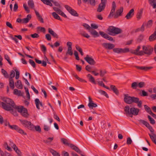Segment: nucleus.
Masks as SVG:
<instances>
[{
    "mask_svg": "<svg viewBox=\"0 0 156 156\" xmlns=\"http://www.w3.org/2000/svg\"><path fill=\"white\" fill-rule=\"evenodd\" d=\"M113 51L116 53H122V48H113Z\"/></svg>",
    "mask_w": 156,
    "mask_h": 156,
    "instance_id": "37998d69",
    "label": "nucleus"
},
{
    "mask_svg": "<svg viewBox=\"0 0 156 156\" xmlns=\"http://www.w3.org/2000/svg\"><path fill=\"white\" fill-rule=\"evenodd\" d=\"M31 16L30 14L27 15V17L22 19V23H28L31 18Z\"/></svg>",
    "mask_w": 156,
    "mask_h": 156,
    "instance_id": "bb28decb",
    "label": "nucleus"
},
{
    "mask_svg": "<svg viewBox=\"0 0 156 156\" xmlns=\"http://www.w3.org/2000/svg\"><path fill=\"white\" fill-rule=\"evenodd\" d=\"M35 12L36 14V15L37 17V19L40 22L43 23H44V20L42 16L39 14L38 12H37L36 10L34 9Z\"/></svg>",
    "mask_w": 156,
    "mask_h": 156,
    "instance_id": "a211bd4d",
    "label": "nucleus"
},
{
    "mask_svg": "<svg viewBox=\"0 0 156 156\" xmlns=\"http://www.w3.org/2000/svg\"><path fill=\"white\" fill-rule=\"evenodd\" d=\"M105 5L100 3L98 6V7L97 9V11L99 12H101L104 10L105 8Z\"/></svg>",
    "mask_w": 156,
    "mask_h": 156,
    "instance_id": "393cba45",
    "label": "nucleus"
},
{
    "mask_svg": "<svg viewBox=\"0 0 156 156\" xmlns=\"http://www.w3.org/2000/svg\"><path fill=\"white\" fill-rule=\"evenodd\" d=\"M140 95L141 96L143 97L146 96L148 95L147 93L144 90H141V91L140 93Z\"/></svg>",
    "mask_w": 156,
    "mask_h": 156,
    "instance_id": "c03bdc74",
    "label": "nucleus"
},
{
    "mask_svg": "<svg viewBox=\"0 0 156 156\" xmlns=\"http://www.w3.org/2000/svg\"><path fill=\"white\" fill-rule=\"evenodd\" d=\"M34 128L37 131L39 132H40L41 131V128L39 126H34Z\"/></svg>",
    "mask_w": 156,
    "mask_h": 156,
    "instance_id": "69168bd1",
    "label": "nucleus"
},
{
    "mask_svg": "<svg viewBox=\"0 0 156 156\" xmlns=\"http://www.w3.org/2000/svg\"><path fill=\"white\" fill-rule=\"evenodd\" d=\"M110 88L116 95H118L119 94V90L115 86L111 85Z\"/></svg>",
    "mask_w": 156,
    "mask_h": 156,
    "instance_id": "cd10ccee",
    "label": "nucleus"
},
{
    "mask_svg": "<svg viewBox=\"0 0 156 156\" xmlns=\"http://www.w3.org/2000/svg\"><path fill=\"white\" fill-rule=\"evenodd\" d=\"M124 111L126 114L130 115V109L129 106L127 105L124 108Z\"/></svg>",
    "mask_w": 156,
    "mask_h": 156,
    "instance_id": "ea45409f",
    "label": "nucleus"
},
{
    "mask_svg": "<svg viewBox=\"0 0 156 156\" xmlns=\"http://www.w3.org/2000/svg\"><path fill=\"white\" fill-rule=\"evenodd\" d=\"M147 117L149 121H150V123L152 124H154L155 123V120L151 118V117L149 115H148Z\"/></svg>",
    "mask_w": 156,
    "mask_h": 156,
    "instance_id": "3c124183",
    "label": "nucleus"
},
{
    "mask_svg": "<svg viewBox=\"0 0 156 156\" xmlns=\"http://www.w3.org/2000/svg\"><path fill=\"white\" fill-rule=\"evenodd\" d=\"M84 59L91 65H94L96 63V62L91 57H89L88 55H87Z\"/></svg>",
    "mask_w": 156,
    "mask_h": 156,
    "instance_id": "9d476101",
    "label": "nucleus"
},
{
    "mask_svg": "<svg viewBox=\"0 0 156 156\" xmlns=\"http://www.w3.org/2000/svg\"><path fill=\"white\" fill-rule=\"evenodd\" d=\"M88 2L92 6H94L96 5L95 0H88Z\"/></svg>",
    "mask_w": 156,
    "mask_h": 156,
    "instance_id": "6e6d98bb",
    "label": "nucleus"
},
{
    "mask_svg": "<svg viewBox=\"0 0 156 156\" xmlns=\"http://www.w3.org/2000/svg\"><path fill=\"white\" fill-rule=\"evenodd\" d=\"M9 126L11 129H15L16 130L17 132L19 133L23 134L24 135H27V134L25 133L24 131L21 129L20 128L16 125H9Z\"/></svg>",
    "mask_w": 156,
    "mask_h": 156,
    "instance_id": "6e6552de",
    "label": "nucleus"
},
{
    "mask_svg": "<svg viewBox=\"0 0 156 156\" xmlns=\"http://www.w3.org/2000/svg\"><path fill=\"white\" fill-rule=\"evenodd\" d=\"M83 26L86 28L87 30L90 31V30L91 29V27L89 25L86 23H84L83 24Z\"/></svg>",
    "mask_w": 156,
    "mask_h": 156,
    "instance_id": "0e129e2a",
    "label": "nucleus"
},
{
    "mask_svg": "<svg viewBox=\"0 0 156 156\" xmlns=\"http://www.w3.org/2000/svg\"><path fill=\"white\" fill-rule=\"evenodd\" d=\"M16 86L18 88L22 89L23 88V85L20 80H17L15 83Z\"/></svg>",
    "mask_w": 156,
    "mask_h": 156,
    "instance_id": "a878e982",
    "label": "nucleus"
},
{
    "mask_svg": "<svg viewBox=\"0 0 156 156\" xmlns=\"http://www.w3.org/2000/svg\"><path fill=\"white\" fill-rule=\"evenodd\" d=\"M150 4L153 6V8H156V0H149Z\"/></svg>",
    "mask_w": 156,
    "mask_h": 156,
    "instance_id": "473e14b6",
    "label": "nucleus"
},
{
    "mask_svg": "<svg viewBox=\"0 0 156 156\" xmlns=\"http://www.w3.org/2000/svg\"><path fill=\"white\" fill-rule=\"evenodd\" d=\"M143 51H144L145 54L148 55H150L151 54L152 52L153 51V49L152 47L150 46H143L142 47Z\"/></svg>",
    "mask_w": 156,
    "mask_h": 156,
    "instance_id": "0eeeda50",
    "label": "nucleus"
},
{
    "mask_svg": "<svg viewBox=\"0 0 156 156\" xmlns=\"http://www.w3.org/2000/svg\"><path fill=\"white\" fill-rule=\"evenodd\" d=\"M141 48V47L140 46H138L136 49L134 50H133L132 52V53H133L134 54H136L139 51V50Z\"/></svg>",
    "mask_w": 156,
    "mask_h": 156,
    "instance_id": "052dcab7",
    "label": "nucleus"
},
{
    "mask_svg": "<svg viewBox=\"0 0 156 156\" xmlns=\"http://www.w3.org/2000/svg\"><path fill=\"white\" fill-rule=\"evenodd\" d=\"M147 128L149 129L150 132L152 134H149L151 139L153 142L156 144V141L155 140V138H156V135L154 133V130L150 124L148 126Z\"/></svg>",
    "mask_w": 156,
    "mask_h": 156,
    "instance_id": "39448f33",
    "label": "nucleus"
},
{
    "mask_svg": "<svg viewBox=\"0 0 156 156\" xmlns=\"http://www.w3.org/2000/svg\"><path fill=\"white\" fill-rule=\"evenodd\" d=\"M9 145L12 147L13 149L14 150H15L16 147V145L13 143V142L11 141L10 140L9 141Z\"/></svg>",
    "mask_w": 156,
    "mask_h": 156,
    "instance_id": "bf43d9fd",
    "label": "nucleus"
},
{
    "mask_svg": "<svg viewBox=\"0 0 156 156\" xmlns=\"http://www.w3.org/2000/svg\"><path fill=\"white\" fill-rule=\"evenodd\" d=\"M28 4L30 7L34 9V5L33 0H29L28 2Z\"/></svg>",
    "mask_w": 156,
    "mask_h": 156,
    "instance_id": "72a5a7b5",
    "label": "nucleus"
},
{
    "mask_svg": "<svg viewBox=\"0 0 156 156\" xmlns=\"http://www.w3.org/2000/svg\"><path fill=\"white\" fill-rule=\"evenodd\" d=\"M35 102L36 106V107L38 109H40L39 105H40L41 107H43L42 103L41 102H40V101L39 99L36 98L35 100Z\"/></svg>",
    "mask_w": 156,
    "mask_h": 156,
    "instance_id": "6ab92c4d",
    "label": "nucleus"
},
{
    "mask_svg": "<svg viewBox=\"0 0 156 156\" xmlns=\"http://www.w3.org/2000/svg\"><path fill=\"white\" fill-rule=\"evenodd\" d=\"M44 4L47 5H49L50 6H52V4L51 2H52L54 5L57 6H58L59 8H61V6L59 4L58 2L54 1L53 0H41Z\"/></svg>",
    "mask_w": 156,
    "mask_h": 156,
    "instance_id": "423d86ee",
    "label": "nucleus"
},
{
    "mask_svg": "<svg viewBox=\"0 0 156 156\" xmlns=\"http://www.w3.org/2000/svg\"><path fill=\"white\" fill-rule=\"evenodd\" d=\"M144 107L145 110L149 114H150L151 113L152 111L151 110V108L147 106L146 105H144Z\"/></svg>",
    "mask_w": 156,
    "mask_h": 156,
    "instance_id": "a18cd8bd",
    "label": "nucleus"
},
{
    "mask_svg": "<svg viewBox=\"0 0 156 156\" xmlns=\"http://www.w3.org/2000/svg\"><path fill=\"white\" fill-rule=\"evenodd\" d=\"M136 68L138 69H140L141 70L147 71L148 70L152 69L153 68V67L136 66Z\"/></svg>",
    "mask_w": 156,
    "mask_h": 156,
    "instance_id": "aec40b11",
    "label": "nucleus"
},
{
    "mask_svg": "<svg viewBox=\"0 0 156 156\" xmlns=\"http://www.w3.org/2000/svg\"><path fill=\"white\" fill-rule=\"evenodd\" d=\"M35 62L39 64H42V66H44L45 67L47 65V62L46 61L43 60L42 61L39 60L36 58L35 59Z\"/></svg>",
    "mask_w": 156,
    "mask_h": 156,
    "instance_id": "5701e85b",
    "label": "nucleus"
},
{
    "mask_svg": "<svg viewBox=\"0 0 156 156\" xmlns=\"http://www.w3.org/2000/svg\"><path fill=\"white\" fill-rule=\"evenodd\" d=\"M69 13L72 15L78 17L79 16L77 12L76 11L72 9L71 11L69 12Z\"/></svg>",
    "mask_w": 156,
    "mask_h": 156,
    "instance_id": "4c0bfd02",
    "label": "nucleus"
},
{
    "mask_svg": "<svg viewBox=\"0 0 156 156\" xmlns=\"http://www.w3.org/2000/svg\"><path fill=\"white\" fill-rule=\"evenodd\" d=\"M75 77L76 79H77L78 80H79L80 82L85 83L87 82V81L83 79L82 78H80L77 75H75Z\"/></svg>",
    "mask_w": 156,
    "mask_h": 156,
    "instance_id": "5fc2aeb1",
    "label": "nucleus"
},
{
    "mask_svg": "<svg viewBox=\"0 0 156 156\" xmlns=\"http://www.w3.org/2000/svg\"><path fill=\"white\" fill-rule=\"evenodd\" d=\"M14 94L18 96H23V93H22L20 90H18L17 89H15L14 90Z\"/></svg>",
    "mask_w": 156,
    "mask_h": 156,
    "instance_id": "7c9ffc66",
    "label": "nucleus"
},
{
    "mask_svg": "<svg viewBox=\"0 0 156 156\" xmlns=\"http://www.w3.org/2000/svg\"><path fill=\"white\" fill-rule=\"evenodd\" d=\"M132 142V141L130 137H129L127 138L126 143L127 144H130Z\"/></svg>",
    "mask_w": 156,
    "mask_h": 156,
    "instance_id": "774afa93",
    "label": "nucleus"
},
{
    "mask_svg": "<svg viewBox=\"0 0 156 156\" xmlns=\"http://www.w3.org/2000/svg\"><path fill=\"white\" fill-rule=\"evenodd\" d=\"M88 106L90 108H93V107H96L97 106V105L95 103L93 102L91 103H89L88 104Z\"/></svg>",
    "mask_w": 156,
    "mask_h": 156,
    "instance_id": "09e8293b",
    "label": "nucleus"
},
{
    "mask_svg": "<svg viewBox=\"0 0 156 156\" xmlns=\"http://www.w3.org/2000/svg\"><path fill=\"white\" fill-rule=\"evenodd\" d=\"M134 15V10L133 9H131L127 13L125 18L127 20L130 19Z\"/></svg>",
    "mask_w": 156,
    "mask_h": 156,
    "instance_id": "4468645a",
    "label": "nucleus"
},
{
    "mask_svg": "<svg viewBox=\"0 0 156 156\" xmlns=\"http://www.w3.org/2000/svg\"><path fill=\"white\" fill-rule=\"evenodd\" d=\"M99 33L104 38L110 41L113 40V38L112 37L110 36L108 34H106L104 32L100 31Z\"/></svg>",
    "mask_w": 156,
    "mask_h": 156,
    "instance_id": "9b49d317",
    "label": "nucleus"
},
{
    "mask_svg": "<svg viewBox=\"0 0 156 156\" xmlns=\"http://www.w3.org/2000/svg\"><path fill=\"white\" fill-rule=\"evenodd\" d=\"M145 23V24H144L145 26L147 28H150L151 27L152 25V20H149L147 23Z\"/></svg>",
    "mask_w": 156,
    "mask_h": 156,
    "instance_id": "c9c22d12",
    "label": "nucleus"
},
{
    "mask_svg": "<svg viewBox=\"0 0 156 156\" xmlns=\"http://www.w3.org/2000/svg\"><path fill=\"white\" fill-rule=\"evenodd\" d=\"M14 71L16 72V73L15 78L17 80L20 77V73L18 69H15Z\"/></svg>",
    "mask_w": 156,
    "mask_h": 156,
    "instance_id": "4d7b16f0",
    "label": "nucleus"
},
{
    "mask_svg": "<svg viewBox=\"0 0 156 156\" xmlns=\"http://www.w3.org/2000/svg\"><path fill=\"white\" fill-rule=\"evenodd\" d=\"M124 101L126 103L131 104L133 103L137 104V106L139 108L142 107V102L140 100L139 98L134 97H131L129 96L128 94H124Z\"/></svg>",
    "mask_w": 156,
    "mask_h": 156,
    "instance_id": "f03ea898",
    "label": "nucleus"
},
{
    "mask_svg": "<svg viewBox=\"0 0 156 156\" xmlns=\"http://www.w3.org/2000/svg\"><path fill=\"white\" fill-rule=\"evenodd\" d=\"M29 62L32 67L35 68L36 67V64L34 62L32 59H30L29 60Z\"/></svg>",
    "mask_w": 156,
    "mask_h": 156,
    "instance_id": "864d4df0",
    "label": "nucleus"
},
{
    "mask_svg": "<svg viewBox=\"0 0 156 156\" xmlns=\"http://www.w3.org/2000/svg\"><path fill=\"white\" fill-rule=\"evenodd\" d=\"M148 40L150 41H152L156 40V29L155 30L154 33L150 36Z\"/></svg>",
    "mask_w": 156,
    "mask_h": 156,
    "instance_id": "f3484780",
    "label": "nucleus"
},
{
    "mask_svg": "<svg viewBox=\"0 0 156 156\" xmlns=\"http://www.w3.org/2000/svg\"><path fill=\"white\" fill-rule=\"evenodd\" d=\"M2 100L3 102H0V105H1L4 109L7 111H11V113L13 112V108H14L20 113L25 108L22 106L16 105L14 101L10 98H4Z\"/></svg>",
    "mask_w": 156,
    "mask_h": 156,
    "instance_id": "f257e3e1",
    "label": "nucleus"
},
{
    "mask_svg": "<svg viewBox=\"0 0 156 156\" xmlns=\"http://www.w3.org/2000/svg\"><path fill=\"white\" fill-rule=\"evenodd\" d=\"M21 115L24 117L27 118L29 116V114L27 112V110L26 108H24L22 110V112L20 113Z\"/></svg>",
    "mask_w": 156,
    "mask_h": 156,
    "instance_id": "412c9836",
    "label": "nucleus"
},
{
    "mask_svg": "<svg viewBox=\"0 0 156 156\" xmlns=\"http://www.w3.org/2000/svg\"><path fill=\"white\" fill-rule=\"evenodd\" d=\"M98 92L100 93L101 94H102L103 95L105 96L106 98H108L109 96L107 94L106 92L105 91L103 90H98Z\"/></svg>",
    "mask_w": 156,
    "mask_h": 156,
    "instance_id": "79ce46f5",
    "label": "nucleus"
},
{
    "mask_svg": "<svg viewBox=\"0 0 156 156\" xmlns=\"http://www.w3.org/2000/svg\"><path fill=\"white\" fill-rule=\"evenodd\" d=\"M66 55H73V51L72 50V48H68L66 53Z\"/></svg>",
    "mask_w": 156,
    "mask_h": 156,
    "instance_id": "49530a36",
    "label": "nucleus"
},
{
    "mask_svg": "<svg viewBox=\"0 0 156 156\" xmlns=\"http://www.w3.org/2000/svg\"><path fill=\"white\" fill-rule=\"evenodd\" d=\"M52 14L54 18L55 19L59 20L60 21L62 20V19L60 18V17L55 12H52Z\"/></svg>",
    "mask_w": 156,
    "mask_h": 156,
    "instance_id": "58836bf2",
    "label": "nucleus"
},
{
    "mask_svg": "<svg viewBox=\"0 0 156 156\" xmlns=\"http://www.w3.org/2000/svg\"><path fill=\"white\" fill-rule=\"evenodd\" d=\"M139 123L140 124H143L145 125L147 127L149 125V124L147 122L142 119H139L138 120Z\"/></svg>",
    "mask_w": 156,
    "mask_h": 156,
    "instance_id": "c85d7f7f",
    "label": "nucleus"
},
{
    "mask_svg": "<svg viewBox=\"0 0 156 156\" xmlns=\"http://www.w3.org/2000/svg\"><path fill=\"white\" fill-rule=\"evenodd\" d=\"M89 32L92 35L95 36L94 37H98L99 36L98 32L95 30H93L92 31H89Z\"/></svg>",
    "mask_w": 156,
    "mask_h": 156,
    "instance_id": "e433bc0d",
    "label": "nucleus"
},
{
    "mask_svg": "<svg viewBox=\"0 0 156 156\" xmlns=\"http://www.w3.org/2000/svg\"><path fill=\"white\" fill-rule=\"evenodd\" d=\"M80 34L83 37L87 38L90 37V36L84 31H80Z\"/></svg>",
    "mask_w": 156,
    "mask_h": 156,
    "instance_id": "f704fd0d",
    "label": "nucleus"
},
{
    "mask_svg": "<svg viewBox=\"0 0 156 156\" xmlns=\"http://www.w3.org/2000/svg\"><path fill=\"white\" fill-rule=\"evenodd\" d=\"M87 76L89 78V80L90 82L94 84H96L94 77L91 75L88 74L87 75Z\"/></svg>",
    "mask_w": 156,
    "mask_h": 156,
    "instance_id": "2f4dec72",
    "label": "nucleus"
},
{
    "mask_svg": "<svg viewBox=\"0 0 156 156\" xmlns=\"http://www.w3.org/2000/svg\"><path fill=\"white\" fill-rule=\"evenodd\" d=\"M123 8L122 7H121L119 9L117 10L115 12V14L114 16V18H118L119 16H121L122 13L123 12Z\"/></svg>",
    "mask_w": 156,
    "mask_h": 156,
    "instance_id": "2eb2a0df",
    "label": "nucleus"
},
{
    "mask_svg": "<svg viewBox=\"0 0 156 156\" xmlns=\"http://www.w3.org/2000/svg\"><path fill=\"white\" fill-rule=\"evenodd\" d=\"M140 110L135 108H130V115H137L138 114Z\"/></svg>",
    "mask_w": 156,
    "mask_h": 156,
    "instance_id": "f8f14e48",
    "label": "nucleus"
},
{
    "mask_svg": "<svg viewBox=\"0 0 156 156\" xmlns=\"http://www.w3.org/2000/svg\"><path fill=\"white\" fill-rule=\"evenodd\" d=\"M144 36L143 35H140L137 40V42L138 43H140L143 39Z\"/></svg>",
    "mask_w": 156,
    "mask_h": 156,
    "instance_id": "603ef678",
    "label": "nucleus"
},
{
    "mask_svg": "<svg viewBox=\"0 0 156 156\" xmlns=\"http://www.w3.org/2000/svg\"><path fill=\"white\" fill-rule=\"evenodd\" d=\"M30 36L33 38H38L39 37V34L37 33L31 34Z\"/></svg>",
    "mask_w": 156,
    "mask_h": 156,
    "instance_id": "338daca9",
    "label": "nucleus"
},
{
    "mask_svg": "<svg viewBox=\"0 0 156 156\" xmlns=\"http://www.w3.org/2000/svg\"><path fill=\"white\" fill-rule=\"evenodd\" d=\"M142 13V11H140L138 12L136 15V18L138 19H140L141 17Z\"/></svg>",
    "mask_w": 156,
    "mask_h": 156,
    "instance_id": "13d9d810",
    "label": "nucleus"
},
{
    "mask_svg": "<svg viewBox=\"0 0 156 156\" xmlns=\"http://www.w3.org/2000/svg\"><path fill=\"white\" fill-rule=\"evenodd\" d=\"M107 31L108 34L112 36H115L122 32V30L120 28L113 26H109L107 29Z\"/></svg>",
    "mask_w": 156,
    "mask_h": 156,
    "instance_id": "7ed1b4c3",
    "label": "nucleus"
},
{
    "mask_svg": "<svg viewBox=\"0 0 156 156\" xmlns=\"http://www.w3.org/2000/svg\"><path fill=\"white\" fill-rule=\"evenodd\" d=\"M1 72L4 75V76L6 78H8L9 76V75L7 73V72L3 69H2Z\"/></svg>",
    "mask_w": 156,
    "mask_h": 156,
    "instance_id": "8fccbe9b",
    "label": "nucleus"
},
{
    "mask_svg": "<svg viewBox=\"0 0 156 156\" xmlns=\"http://www.w3.org/2000/svg\"><path fill=\"white\" fill-rule=\"evenodd\" d=\"M138 86V83L136 82H134L131 84V87L133 89H136Z\"/></svg>",
    "mask_w": 156,
    "mask_h": 156,
    "instance_id": "de8ad7c7",
    "label": "nucleus"
},
{
    "mask_svg": "<svg viewBox=\"0 0 156 156\" xmlns=\"http://www.w3.org/2000/svg\"><path fill=\"white\" fill-rule=\"evenodd\" d=\"M9 84L11 88L12 89H14L15 87L14 81L13 79H12V78H9Z\"/></svg>",
    "mask_w": 156,
    "mask_h": 156,
    "instance_id": "b1692460",
    "label": "nucleus"
},
{
    "mask_svg": "<svg viewBox=\"0 0 156 156\" xmlns=\"http://www.w3.org/2000/svg\"><path fill=\"white\" fill-rule=\"evenodd\" d=\"M4 146L5 148L7 149L9 151H11V148L9 147L7 142H5L4 144Z\"/></svg>",
    "mask_w": 156,
    "mask_h": 156,
    "instance_id": "680f3d73",
    "label": "nucleus"
},
{
    "mask_svg": "<svg viewBox=\"0 0 156 156\" xmlns=\"http://www.w3.org/2000/svg\"><path fill=\"white\" fill-rule=\"evenodd\" d=\"M19 121L25 127L27 128L28 129L33 130L34 129V125L30 121L26 120L19 119Z\"/></svg>",
    "mask_w": 156,
    "mask_h": 156,
    "instance_id": "20e7f679",
    "label": "nucleus"
},
{
    "mask_svg": "<svg viewBox=\"0 0 156 156\" xmlns=\"http://www.w3.org/2000/svg\"><path fill=\"white\" fill-rule=\"evenodd\" d=\"M48 32L51 34L54 37L58 38V34L55 32L51 29L49 28L48 29Z\"/></svg>",
    "mask_w": 156,
    "mask_h": 156,
    "instance_id": "4be33fe9",
    "label": "nucleus"
},
{
    "mask_svg": "<svg viewBox=\"0 0 156 156\" xmlns=\"http://www.w3.org/2000/svg\"><path fill=\"white\" fill-rule=\"evenodd\" d=\"M116 5L115 1H113L112 5V9L110 12V13L108 16L109 17H111L113 16L114 13L115 12Z\"/></svg>",
    "mask_w": 156,
    "mask_h": 156,
    "instance_id": "ddd939ff",
    "label": "nucleus"
},
{
    "mask_svg": "<svg viewBox=\"0 0 156 156\" xmlns=\"http://www.w3.org/2000/svg\"><path fill=\"white\" fill-rule=\"evenodd\" d=\"M70 147L73 150H75L77 152L80 154H82V151L80 149L76 146H75L72 144H70Z\"/></svg>",
    "mask_w": 156,
    "mask_h": 156,
    "instance_id": "dca6fc26",
    "label": "nucleus"
},
{
    "mask_svg": "<svg viewBox=\"0 0 156 156\" xmlns=\"http://www.w3.org/2000/svg\"><path fill=\"white\" fill-rule=\"evenodd\" d=\"M102 46L106 49L111 50L115 47L114 44L110 43H104L101 44Z\"/></svg>",
    "mask_w": 156,
    "mask_h": 156,
    "instance_id": "1a4fd4ad",
    "label": "nucleus"
},
{
    "mask_svg": "<svg viewBox=\"0 0 156 156\" xmlns=\"http://www.w3.org/2000/svg\"><path fill=\"white\" fill-rule=\"evenodd\" d=\"M145 84L144 82H140L138 83V86L140 88H142L145 86Z\"/></svg>",
    "mask_w": 156,
    "mask_h": 156,
    "instance_id": "e2e57ef3",
    "label": "nucleus"
},
{
    "mask_svg": "<svg viewBox=\"0 0 156 156\" xmlns=\"http://www.w3.org/2000/svg\"><path fill=\"white\" fill-rule=\"evenodd\" d=\"M61 141L66 145L69 146L70 144L67 142V140L64 138H62L61 139Z\"/></svg>",
    "mask_w": 156,
    "mask_h": 156,
    "instance_id": "a19ab883",
    "label": "nucleus"
},
{
    "mask_svg": "<svg viewBox=\"0 0 156 156\" xmlns=\"http://www.w3.org/2000/svg\"><path fill=\"white\" fill-rule=\"evenodd\" d=\"M49 151L54 156H60V154L56 151L51 149H49Z\"/></svg>",
    "mask_w": 156,
    "mask_h": 156,
    "instance_id": "c756f323",
    "label": "nucleus"
}]
</instances>
